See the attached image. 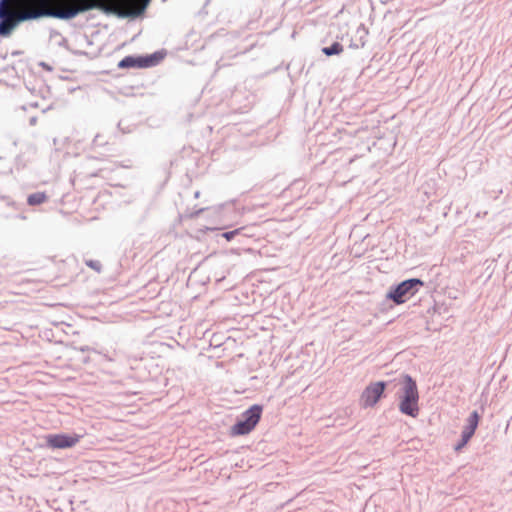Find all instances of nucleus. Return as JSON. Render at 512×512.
<instances>
[{"instance_id": "7ed1b4c3", "label": "nucleus", "mask_w": 512, "mask_h": 512, "mask_svg": "<svg viewBox=\"0 0 512 512\" xmlns=\"http://www.w3.org/2000/svg\"><path fill=\"white\" fill-rule=\"evenodd\" d=\"M263 413V406L260 404H253L245 410L239 417L235 424L230 428L231 436H244L251 433L259 421Z\"/></svg>"}, {"instance_id": "412c9836", "label": "nucleus", "mask_w": 512, "mask_h": 512, "mask_svg": "<svg viewBox=\"0 0 512 512\" xmlns=\"http://www.w3.org/2000/svg\"><path fill=\"white\" fill-rule=\"evenodd\" d=\"M206 228L209 229V230L215 229V227H206Z\"/></svg>"}, {"instance_id": "aec40b11", "label": "nucleus", "mask_w": 512, "mask_h": 512, "mask_svg": "<svg viewBox=\"0 0 512 512\" xmlns=\"http://www.w3.org/2000/svg\"><path fill=\"white\" fill-rule=\"evenodd\" d=\"M233 226V223L226 224L225 229H228Z\"/></svg>"}, {"instance_id": "20e7f679", "label": "nucleus", "mask_w": 512, "mask_h": 512, "mask_svg": "<svg viewBox=\"0 0 512 512\" xmlns=\"http://www.w3.org/2000/svg\"><path fill=\"white\" fill-rule=\"evenodd\" d=\"M424 284V281L419 278L403 280L389 288L386 299L395 305H401L412 298Z\"/></svg>"}, {"instance_id": "f257e3e1", "label": "nucleus", "mask_w": 512, "mask_h": 512, "mask_svg": "<svg viewBox=\"0 0 512 512\" xmlns=\"http://www.w3.org/2000/svg\"><path fill=\"white\" fill-rule=\"evenodd\" d=\"M151 0H1L0 35L8 36L18 22L41 16L72 19L93 9L118 15H139Z\"/></svg>"}, {"instance_id": "f8f14e48", "label": "nucleus", "mask_w": 512, "mask_h": 512, "mask_svg": "<svg viewBox=\"0 0 512 512\" xmlns=\"http://www.w3.org/2000/svg\"><path fill=\"white\" fill-rule=\"evenodd\" d=\"M48 200V195L45 192H36L28 196L27 203L30 206L41 205Z\"/></svg>"}, {"instance_id": "a211bd4d", "label": "nucleus", "mask_w": 512, "mask_h": 512, "mask_svg": "<svg viewBox=\"0 0 512 512\" xmlns=\"http://www.w3.org/2000/svg\"><path fill=\"white\" fill-rule=\"evenodd\" d=\"M133 62V59L130 58V57H126L125 59H123L121 62H120V66L121 67H127V66H130Z\"/></svg>"}, {"instance_id": "6e6552de", "label": "nucleus", "mask_w": 512, "mask_h": 512, "mask_svg": "<svg viewBox=\"0 0 512 512\" xmlns=\"http://www.w3.org/2000/svg\"><path fill=\"white\" fill-rule=\"evenodd\" d=\"M231 332L232 335L226 336V351L235 350V354L229 360L234 361L236 358H242L244 356V353L241 349L243 340L241 331L232 329Z\"/></svg>"}, {"instance_id": "9b49d317", "label": "nucleus", "mask_w": 512, "mask_h": 512, "mask_svg": "<svg viewBox=\"0 0 512 512\" xmlns=\"http://www.w3.org/2000/svg\"><path fill=\"white\" fill-rule=\"evenodd\" d=\"M321 51L328 57L340 55L343 52V45L339 41H334L330 46L323 47Z\"/></svg>"}, {"instance_id": "1a4fd4ad", "label": "nucleus", "mask_w": 512, "mask_h": 512, "mask_svg": "<svg viewBox=\"0 0 512 512\" xmlns=\"http://www.w3.org/2000/svg\"><path fill=\"white\" fill-rule=\"evenodd\" d=\"M480 419H481V414L477 410L472 411L469 414L468 418L466 419V424L464 425L463 429L469 431L472 434H475V432L478 428Z\"/></svg>"}, {"instance_id": "f3484780", "label": "nucleus", "mask_w": 512, "mask_h": 512, "mask_svg": "<svg viewBox=\"0 0 512 512\" xmlns=\"http://www.w3.org/2000/svg\"><path fill=\"white\" fill-rule=\"evenodd\" d=\"M252 47V44L249 45V46H245V47H242V48H239L232 56H236L238 54H244L246 53L247 51H249V49Z\"/></svg>"}, {"instance_id": "9d476101", "label": "nucleus", "mask_w": 512, "mask_h": 512, "mask_svg": "<svg viewBox=\"0 0 512 512\" xmlns=\"http://www.w3.org/2000/svg\"><path fill=\"white\" fill-rule=\"evenodd\" d=\"M473 436H474V434H472L469 431L463 429L461 431V436H460L459 441L454 445V451L456 453L461 452L466 447V445L469 443V441L471 440V438Z\"/></svg>"}, {"instance_id": "2eb2a0df", "label": "nucleus", "mask_w": 512, "mask_h": 512, "mask_svg": "<svg viewBox=\"0 0 512 512\" xmlns=\"http://www.w3.org/2000/svg\"><path fill=\"white\" fill-rule=\"evenodd\" d=\"M86 265L91 269L95 270L96 272H101L102 270V265L97 260H87Z\"/></svg>"}, {"instance_id": "4468645a", "label": "nucleus", "mask_w": 512, "mask_h": 512, "mask_svg": "<svg viewBox=\"0 0 512 512\" xmlns=\"http://www.w3.org/2000/svg\"><path fill=\"white\" fill-rule=\"evenodd\" d=\"M357 34L359 35L358 42L362 43V41L366 42V37L368 35V30L365 28L363 24H361L357 29Z\"/></svg>"}, {"instance_id": "0eeeda50", "label": "nucleus", "mask_w": 512, "mask_h": 512, "mask_svg": "<svg viewBox=\"0 0 512 512\" xmlns=\"http://www.w3.org/2000/svg\"><path fill=\"white\" fill-rule=\"evenodd\" d=\"M80 438L81 436L77 434H49L45 439L47 446L52 449H66L75 446Z\"/></svg>"}, {"instance_id": "39448f33", "label": "nucleus", "mask_w": 512, "mask_h": 512, "mask_svg": "<svg viewBox=\"0 0 512 512\" xmlns=\"http://www.w3.org/2000/svg\"><path fill=\"white\" fill-rule=\"evenodd\" d=\"M250 230L251 228L245 225L226 231V243L231 244L236 238H238V242L240 243V246L237 247L226 245V255H240L242 252L252 251L248 245L249 239L252 237V234L249 233Z\"/></svg>"}, {"instance_id": "f03ea898", "label": "nucleus", "mask_w": 512, "mask_h": 512, "mask_svg": "<svg viewBox=\"0 0 512 512\" xmlns=\"http://www.w3.org/2000/svg\"><path fill=\"white\" fill-rule=\"evenodd\" d=\"M394 386L400 385L397 393L398 409L406 416L416 418L419 414V391L416 380L409 374L401 373L393 379Z\"/></svg>"}, {"instance_id": "6ab92c4d", "label": "nucleus", "mask_w": 512, "mask_h": 512, "mask_svg": "<svg viewBox=\"0 0 512 512\" xmlns=\"http://www.w3.org/2000/svg\"><path fill=\"white\" fill-rule=\"evenodd\" d=\"M236 299H237V297L234 295L233 292L226 293V297H225L226 302H230V301L232 302Z\"/></svg>"}, {"instance_id": "423d86ee", "label": "nucleus", "mask_w": 512, "mask_h": 512, "mask_svg": "<svg viewBox=\"0 0 512 512\" xmlns=\"http://www.w3.org/2000/svg\"><path fill=\"white\" fill-rule=\"evenodd\" d=\"M393 384V381L372 382L365 387L360 396V406L364 409L374 407L383 397L385 390Z\"/></svg>"}, {"instance_id": "ddd939ff", "label": "nucleus", "mask_w": 512, "mask_h": 512, "mask_svg": "<svg viewBox=\"0 0 512 512\" xmlns=\"http://www.w3.org/2000/svg\"><path fill=\"white\" fill-rule=\"evenodd\" d=\"M244 211H245L244 206L239 205L234 200L231 201L230 203L226 202V214L228 212H233L235 214V216H238V215H241Z\"/></svg>"}, {"instance_id": "dca6fc26", "label": "nucleus", "mask_w": 512, "mask_h": 512, "mask_svg": "<svg viewBox=\"0 0 512 512\" xmlns=\"http://www.w3.org/2000/svg\"><path fill=\"white\" fill-rule=\"evenodd\" d=\"M365 46V41H362V43H359L358 41H350L349 47L352 49H358Z\"/></svg>"}]
</instances>
